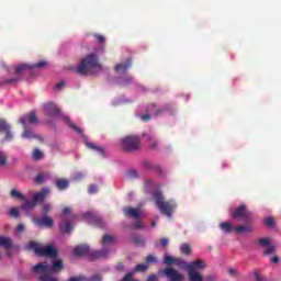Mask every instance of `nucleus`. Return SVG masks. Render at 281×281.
I'll return each mask as SVG.
<instances>
[{
	"mask_svg": "<svg viewBox=\"0 0 281 281\" xmlns=\"http://www.w3.org/2000/svg\"><path fill=\"white\" fill-rule=\"evenodd\" d=\"M153 199L160 214H162L164 216H168V218H171L175 210H177V202L175 200L166 201L161 191L154 192Z\"/></svg>",
	"mask_w": 281,
	"mask_h": 281,
	"instance_id": "obj_1",
	"label": "nucleus"
},
{
	"mask_svg": "<svg viewBox=\"0 0 281 281\" xmlns=\"http://www.w3.org/2000/svg\"><path fill=\"white\" fill-rule=\"evenodd\" d=\"M94 69H102V66L98 61V56L90 54L81 59L77 67V74H79V76H93Z\"/></svg>",
	"mask_w": 281,
	"mask_h": 281,
	"instance_id": "obj_2",
	"label": "nucleus"
},
{
	"mask_svg": "<svg viewBox=\"0 0 281 281\" xmlns=\"http://www.w3.org/2000/svg\"><path fill=\"white\" fill-rule=\"evenodd\" d=\"M26 249L29 251H34L36 256H46L48 258H56L58 256V250L56 247L52 245H47L46 247L41 246V244L36 241H30L26 245Z\"/></svg>",
	"mask_w": 281,
	"mask_h": 281,
	"instance_id": "obj_3",
	"label": "nucleus"
},
{
	"mask_svg": "<svg viewBox=\"0 0 281 281\" xmlns=\"http://www.w3.org/2000/svg\"><path fill=\"white\" fill-rule=\"evenodd\" d=\"M186 269L188 271L189 281H203V276L199 273L205 269L203 260L196 259L195 261L186 263Z\"/></svg>",
	"mask_w": 281,
	"mask_h": 281,
	"instance_id": "obj_4",
	"label": "nucleus"
},
{
	"mask_svg": "<svg viewBox=\"0 0 281 281\" xmlns=\"http://www.w3.org/2000/svg\"><path fill=\"white\" fill-rule=\"evenodd\" d=\"M120 144L125 153H136L142 146V139H139V136L127 135L120 139Z\"/></svg>",
	"mask_w": 281,
	"mask_h": 281,
	"instance_id": "obj_5",
	"label": "nucleus"
},
{
	"mask_svg": "<svg viewBox=\"0 0 281 281\" xmlns=\"http://www.w3.org/2000/svg\"><path fill=\"white\" fill-rule=\"evenodd\" d=\"M45 199H47V191L43 190L33 195L32 200H27L25 198L24 203L21 205V210L23 212H30V210H34L36 205L44 203Z\"/></svg>",
	"mask_w": 281,
	"mask_h": 281,
	"instance_id": "obj_6",
	"label": "nucleus"
},
{
	"mask_svg": "<svg viewBox=\"0 0 281 281\" xmlns=\"http://www.w3.org/2000/svg\"><path fill=\"white\" fill-rule=\"evenodd\" d=\"M231 217L235 221H244V223H249V221H251V212L247 210V205L240 204L238 207L231 211Z\"/></svg>",
	"mask_w": 281,
	"mask_h": 281,
	"instance_id": "obj_7",
	"label": "nucleus"
},
{
	"mask_svg": "<svg viewBox=\"0 0 281 281\" xmlns=\"http://www.w3.org/2000/svg\"><path fill=\"white\" fill-rule=\"evenodd\" d=\"M33 273H43L38 280L40 281H58L56 277H52L49 273V266L47 263L40 262L32 268Z\"/></svg>",
	"mask_w": 281,
	"mask_h": 281,
	"instance_id": "obj_8",
	"label": "nucleus"
},
{
	"mask_svg": "<svg viewBox=\"0 0 281 281\" xmlns=\"http://www.w3.org/2000/svg\"><path fill=\"white\" fill-rule=\"evenodd\" d=\"M147 113H151L154 117H159L164 115V113H169V115H175V108L172 106V104L167 103L164 105L162 109H157V104L150 103L147 106Z\"/></svg>",
	"mask_w": 281,
	"mask_h": 281,
	"instance_id": "obj_9",
	"label": "nucleus"
},
{
	"mask_svg": "<svg viewBox=\"0 0 281 281\" xmlns=\"http://www.w3.org/2000/svg\"><path fill=\"white\" fill-rule=\"evenodd\" d=\"M0 133H3L4 137L0 140V144L5 142H12L14 139V133L12 132V125L8 121L0 119Z\"/></svg>",
	"mask_w": 281,
	"mask_h": 281,
	"instance_id": "obj_10",
	"label": "nucleus"
},
{
	"mask_svg": "<svg viewBox=\"0 0 281 281\" xmlns=\"http://www.w3.org/2000/svg\"><path fill=\"white\" fill-rule=\"evenodd\" d=\"M27 69H32V65L30 64H21L15 68V74L16 76L11 78V79H7L0 82V86L3 87L4 85H16V82H19V80H21V74H23V71L27 70Z\"/></svg>",
	"mask_w": 281,
	"mask_h": 281,
	"instance_id": "obj_11",
	"label": "nucleus"
},
{
	"mask_svg": "<svg viewBox=\"0 0 281 281\" xmlns=\"http://www.w3.org/2000/svg\"><path fill=\"white\" fill-rule=\"evenodd\" d=\"M160 276H165L169 281H183V274L179 273L176 269L167 267L164 270H159Z\"/></svg>",
	"mask_w": 281,
	"mask_h": 281,
	"instance_id": "obj_12",
	"label": "nucleus"
},
{
	"mask_svg": "<svg viewBox=\"0 0 281 281\" xmlns=\"http://www.w3.org/2000/svg\"><path fill=\"white\" fill-rule=\"evenodd\" d=\"M33 223L37 227H46L47 229L54 227V220L47 215H43V217H34Z\"/></svg>",
	"mask_w": 281,
	"mask_h": 281,
	"instance_id": "obj_13",
	"label": "nucleus"
},
{
	"mask_svg": "<svg viewBox=\"0 0 281 281\" xmlns=\"http://www.w3.org/2000/svg\"><path fill=\"white\" fill-rule=\"evenodd\" d=\"M20 124L24 126V132L22 133V139H36V135L32 130L27 128V116L23 115L20 117Z\"/></svg>",
	"mask_w": 281,
	"mask_h": 281,
	"instance_id": "obj_14",
	"label": "nucleus"
},
{
	"mask_svg": "<svg viewBox=\"0 0 281 281\" xmlns=\"http://www.w3.org/2000/svg\"><path fill=\"white\" fill-rule=\"evenodd\" d=\"M86 218L90 221V224L94 227H104V220L102 217L95 215L94 213H86Z\"/></svg>",
	"mask_w": 281,
	"mask_h": 281,
	"instance_id": "obj_15",
	"label": "nucleus"
},
{
	"mask_svg": "<svg viewBox=\"0 0 281 281\" xmlns=\"http://www.w3.org/2000/svg\"><path fill=\"white\" fill-rule=\"evenodd\" d=\"M89 258L92 260H102L109 258V249L92 250L89 252Z\"/></svg>",
	"mask_w": 281,
	"mask_h": 281,
	"instance_id": "obj_16",
	"label": "nucleus"
},
{
	"mask_svg": "<svg viewBox=\"0 0 281 281\" xmlns=\"http://www.w3.org/2000/svg\"><path fill=\"white\" fill-rule=\"evenodd\" d=\"M123 214L130 218H135V221L139 220L140 216L139 209H133V206L123 207Z\"/></svg>",
	"mask_w": 281,
	"mask_h": 281,
	"instance_id": "obj_17",
	"label": "nucleus"
},
{
	"mask_svg": "<svg viewBox=\"0 0 281 281\" xmlns=\"http://www.w3.org/2000/svg\"><path fill=\"white\" fill-rule=\"evenodd\" d=\"M89 252H90L89 246L85 245V244L79 245V246L75 247V249H74V254H75V256H77V258H82L85 256H89Z\"/></svg>",
	"mask_w": 281,
	"mask_h": 281,
	"instance_id": "obj_18",
	"label": "nucleus"
},
{
	"mask_svg": "<svg viewBox=\"0 0 281 281\" xmlns=\"http://www.w3.org/2000/svg\"><path fill=\"white\" fill-rule=\"evenodd\" d=\"M144 137H146L147 142H148V148L150 150H157V148H159V142L157 140V138H155V136H153L151 134H143Z\"/></svg>",
	"mask_w": 281,
	"mask_h": 281,
	"instance_id": "obj_19",
	"label": "nucleus"
},
{
	"mask_svg": "<svg viewBox=\"0 0 281 281\" xmlns=\"http://www.w3.org/2000/svg\"><path fill=\"white\" fill-rule=\"evenodd\" d=\"M236 234H251L254 232V226L249 223L245 225H239L234 228Z\"/></svg>",
	"mask_w": 281,
	"mask_h": 281,
	"instance_id": "obj_20",
	"label": "nucleus"
},
{
	"mask_svg": "<svg viewBox=\"0 0 281 281\" xmlns=\"http://www.w3.org/2000/svg\"><path fill=\"white\" fill-rule=\"evenodd\" d=\"M132 65V61L131 59H127L125 63L123 64H117L115 67H114V71H116V74H126L130 69Z\"/></svg>",
	"mask_w": 281,
	"mask_h": 281,
	"instance_id": "obj_21",
	"label": "nucleus"
},
{
	"mask_svg": "<svg viewBox=\"0 0 281 281\" xmlns=\"http://www.w3.org/2000/svg\"><path fill=\"white\" fill-rule=\"evenodd\" d=\"M45 112L47 113V115H50V117H56L57 115H59L60 110H58V108H56V104L47 103L45 105Z\"/></svg>",
	"mask_w": 281,
	"mask_h": 281,
	"instance_id": "obj_22",
	"label": "nucleus"
},
{
	"mask_svg": "<svg viewBox=\"0 0 281 281\" xmlns=\"http://www.w3.org/2000/svg\"><path fill=\"white\" fill-rule=\"evenodd\" d=\"M65 269V266L63 265V259H55L53 261V265L50 267V271L54 273H60Z\"/></svg>",
	"mask_w": 281,
	"mask_h": 281,
	"instance_id": "obj_23",
	"label": "nucleus"
},
{
	"mask_svg": "<svg viewBox=\"0 0 281 281\" xmlns=\"http://www.w3.org/2000/svg\"><path fill=\"white\" fill-rule=\"evenodd\" d=\"M115 243H117V237L115 235L105 234V235H103L101 245H103V246L115 245Z\"/></svg>",
	"mask_w": 281,
	"mask_h": 281,
	"instance_id": "obj_24",
	"label": "nucleus"
},
{
	"mask_svg": "<svg viewBox=\"0 0 281 281\" xmlns=\"http://www.w3.org/2000/svg\"><path fill=\"white\" fill-rule=\"evenodd\" d=\"M59 231L61 234H71V232H74V225L69 222H64L59 224Z\"/></svg>",
	"mask_w": 281,
	"mask_h": 281,
	"instance_id": "obj_25",
	"label": "nucleus"
},
{
	"mask_svg": "<svg viewBox=\"0 0 281 281\" xmlns=\"http://www.w3.org/2000/svg\"><path fill=\"white\" fill-rule=\"evenodd\" d=\"M220 229H222V232H225L226 234H232V232H234L235 227L229 222H222L220 224Z\"/></svg>",
	"mask_w": 281,
	"mask_h": 281,
	"instance_id": "obj_26",
	"label": "nucleus"
},
{
	"mask_svg": "<svg viewBox=\"0 0 281 281\" xmlns=\"http://www.w3.org/2000/svg\"><path fill=\"white\" fill-rule=\"evenodd\" d=\"M0 247L12 249V239L10 237L0 236Z\"/></svg>",
	"mask_w": 281,
	"mask_h": 281,
	"instance_id": "obj_27",
	"label": "nucleus"
},
{
	"mask_svg": "<svg viewBox=\"0 0 281 281\" xmlns=\"http://www.w3.org/2000/svg\"><path fill=\"white\" fill-rule=\"evenodd\" d=\"M65 122H67L69 128H72V131H76L79 135H82V130L76 125V123L71 122L69 120V116H64Z\"/></svg>",
	"mask_w": 281,
	"mask_h": 281,
	"instance_id": "obj_28",
	"label": "nucleus"
},
{
	"mask_svg": "<svg viewBox=\"0 0 281 281\" xmlns=\"http://www.w3.org/2000/svg\"><path fill=\"white\" fill-rule=\"evenodd\" d=\"M56 187L59 190H67V188H69V180L60 178L56 181Z\"/></svg>",
	"mask_w": 281,
	"mask_h": 281,
	"instance_id": "obj_29",
	"label": "nucleus"
},
{
	"mask_svg": "<svg viewBox=\"0 0 281 281\" xmlns=\"http://www.w3.org/2000/svg\"><path fill=\"white\" fill-rule=\"evenodd\" d=\"M132 240L137 245V247H144V245H146V239H144L142 235L132 236Z\"/></svg>",
	"mask_w": 281,
	"mask_h": 281,
	"instance_id": "obj_30",
	"label": "nucleus"
},
{
	"mask_svg": "<svg viewBox=\"0 0 281 281\" xmlns=\"http://www.w3.org/2000/svg\"><path fill=\"white\" fill-rule=\"evenodd\" d=\"M10 196L11 199H19L20 201H25V195H23V193H21V191L16 189H12L10 191Z\"/></svg>",
	"mask_w": 281,
	"mask_h": 281,
	"instance_id": "obj_31",
	"label": "nucleus"
},
{
	"mask_svg": "<svg viewBox=\"0 0 281 281\" xmlns=\"http://www.w3.org/2000/svg\"><path fill=\"white\" fill-rule=\"evenodd\" d=\"M88 148H91L92 150H97L101 157H104V148L97 146L93 143H87Z\"/></svg>",
	"mask_w": 281,
	"mask_h": 281,
	"instance_id": "obj_32",
	"label": "nucleus"
},
{
	"mask_svg": "<svg viewBox=\"0 0 281 281\" xmlns=\"http://www.w3.org/2000/svg\"><path fill=\"white\" fill-rule=\"evenodd\" d=\"M259 247H269L271 245V239L269 237L260 238L257 240Z\"/></svg>",
	"mask_w": 281,
	"mask_h": 281,
	"instance_id": "obj_33",
	"label": "nucleus"
},
{
	"mask_svg": "<svg viewBox=\"0 0 281 281\" xmlns=\"http://www.w3.org/2000/svg\"><path fill=\"white\" fill-rule=\"evenodd\" d=\"M4 166H8V154L0 150V168H4Z\"/></svg>",
	"mask_w": 281,
	"mask_h": 281,
	"instance_id": "obj_34",
	"label": "nucleus"
},
{
	"mask_svg": "<svg viewBox=\"0 0 281 281\" xmlns=\"http://www.w3.org/2000/svg\"><path fill=\"white\" fill-rule=\"evenodd\" d=\"M181 254L183 256H190L192 254V247L189 244H183L180 248Z\"/></svg>",
	"mask_w": 281,
	"mask_h": 281,
	"instance_id": "obj_35",
	"label": "nucleus"
},
{
	"mask_svg": "<svg viewBox=\"0 0 281 281\" xmlns=\"http://www.w3.org/2000/svg\"><path fill=\"white\" fill-rule=\"evenodd\" d=\"M30 122V124H36L38 122V117L36 116V112L32 111L29 113V116L26 117V122Z\"/></svg>",
	"mask_w": 281,
	"mask_h": 281,
	"instance_id": "obj_36",
	"label": "nucleus"
},
{
	"mask_svg": "<svg viewBox=\"0 0 281 281\" xmlns=\"http://www.w3.org/2000/svg\"><path fill=\"white\" fill-rule=\"evenodd\" d=\"M148 270V266L146 263H138L136 265V267L134 268V271L137 273V272H140V273H144V271H147Z\"/></svg>",
	"mask_w": 281,
	"mask_h": 281,
	"instance_id": "obj_37",
	"label": "nucleus"
},
{
	"mask_svg": "<svg viewBox=\"0 0 281 281\" xmlns=\"http://www.w3.org/2000/svg\"><path fill=\"white\" fill-rule=\"evenodd\" d=\"M179 259H175V257L166 256L165 257V265H177Z\"/></svg>",
	"mask_w": 281,
	"mask_h": 281,
	"instance_id": "obj_38",
	"label": "nucleus"
},
{
	"mask_svg": "<svg viewBox=\"0 0 281 281\" xmlns=\"http://www.w3.org/2000/svg\"><path fill=\"white\" fill-rule=\"evenodd\" d=\"M271 254H276V246L274 245H270L266 248V250L263 251V256H271Z\"/></svg>",
	"mask_w": 281,
	"mask_h": 281,
	"instance_id": "obj_39",
	"label": "nucleus"
},
{
	"mask_svg": "<svg viewBox=\"0 0 281 281\" xmlns=\"http://www.w3.org/2000/svg\"><path fill=\"white\" fill-rule=\"evenodd\" d=\"M47 65L46 60L38 61L35 65H31V69L37 68V69H45V66Z\"/></svg>",
	"mask_w": 281,
	"mask_h": 281,
	"instance_id": "obj_40",
	"label": "nucleus"
},
{
	"mask_svg": "<svg viewBox=\"0 0 281 281\" xmlns=\"http://www.w3.org/2000/svg\"><path fill=\"white\" fill-rule=\"evenodd\" d=\"M131 82H133V77H126V78H124V79L120 82V86H121V87H128V85H131Z\"/></svg>",
	"mask_w": 281,
	"mask_h": 281,
	"instance_id": "obj_41",
	"label": "nucleus"
},
{
	"mask_svg": "<svg viewBox=\"0 0 281 281\" xmlns=\"http://www.w3.org/2000/svg\"><path fill=\"white\" fill-rule=\"evenodd\" d=\"M143 166L145 170H155V168H157V165H153L150 161H144Z\"/></svg>",
	"mask_w": 281,
	"mask_h": 281,
	"instance_id": "obj_42",
	"label": "nucleus"
},
{
	"mask_svg": "<svg viewBox=\"0 0 281 281\" xmlns=\"http://www.w3.org/2000/svg\"><path fill=\"white\" fill-rule=\"evenodd\" d=\"M43 157V151H41L38 148H35L33 150V158L35 160H40Z\"/></svg>",
	"mask_w": 281,
	"mask_h": 281,
	"instance_id": "obj_43",
	"label": "nucleus"
},
{
	"mask_svg": "<svg viewBox=\"0 0 281 281\" xmlns=\"http://www.w3.org/2000/svg\"><path fill=\"white\" fill-rule=\"evenodd\" d=\"M43 216H47L49 214V211L52 210V204L45 203L43 204Z\"/></svg>",
	"mask_w": 281,
	"mask_h": 281,
	"instance_id": "obj_44",
	"label": "nucleus"
},
{
	"mask_svg": "<svg viewBox=\"0 0 281 281\" xmlns=\"http://www.w3.org/2000/svg\"><path fill=\"white\" fill-rule=\"evenodd\" d=\"M265 225H267V227H273L276 225V220L273 217H267L265 220Z\"/></svg>",
	"mask_w": 281,
	"mask_h": 281,
	"instance_id": "obj_45",
	"label": "nucleus"
},
{
	"mask_svg": "<svg viewBox=\"0 0 281 281\" xmlns=\"http://www.w3.org/2000/svg\"><path fill=\"white\" fill-rule=\"evenodd\" d=\"M9 216H12L13 218H19V210L16 207L10 209Z\"/></svg>",
	"mask_w": 281,
	"mask_h": 281,
	"instance_id": "obj_46",
	"label": "nucleus"
},
{
	"mask_svg": "<svg viewBox=\"0 0 281 281\" xmlns=\"http://www.w3.org/2000/svg\"><path fill=\"white\" fill-rule=\"evenodd\" d=\"M44 180H45V176H43V173H38L35 177L34 182L37 183V184H41V183H43Z\"/></svg>",
	"mask_w": 281,
	"mask_h": 281,
	"instance_id": "obj_47",
	"label": "nucleus"
},
{
	"mask_svg": "<svg viewBox=\"0 0 281 281\" xmlns=\"http://www.w3.org/2000/svg\"><path fill=\"white\" fill-rule=\"evenodd\" d=\"M134 229H144V224L140 220H136V222L134 223Z\"/></svg>",
	"mask_w": 281,
	"mask_h": 281,
	"instance_id": "obj_48",
	"label": "nucleus"
},
{
	"mask_svg": "<svg viewBox=\"0 0 281 281\" xmlns=\"http://www.w3.org/2000/svg\"><path fill=\"white\" fill-rule=\"evenodd\" d=\"M86 281H102V276L94 274V276L90 277L89 279H87Z\"/></svg>",
	"mask_w": 281,
	"mask_h": 281,
	"instance_id": "obj_49",
	"label": "nucleus"
},
{
	"mask_svg": "<svg viewBox=\"0 0 281 281\" xmlns=\"http://www.w3.org/2000/svg\"><path fill=\"white\" fill-rule=\"evenodd\" d=\"M88 192H89L90 194H95V192H98V186L91 184V186L89 187V189H88Z\"/></svg>",
	"mask_w": 281,
	"mask_h": 281,
	"instance_id": "obj_50",
	"label": "nucleus"
},
{
	"mask_svg": "<svg viewBox=\"0 0 281 281\" xmlns=\"http://www.w3.org/2000/svg\"><path fill=\"white\" fill-rule=\"evenodd\" d=\"M87 278L85 276H79V277H72L69 279V281H86Z\"/></svg>",
	"mask_w": 281,
	"mask_h": 281,
	"instance_id": "obj_51",
	"label": "nucleus"
},
{
	"mask_svg": "<svg viewBox=\"0 0 281 281\" xmlns=\"http://www.w3.org/2000/svg\"><path fill=\"white\" fill-rule=\"evenodd\" d=\"M133 280V272H128L124 276L121 281H132Z\"/></svg>",
	"mask_w": 281,
	"mask_h": 281,
	"instance_id": "obj_52",
	"label": "nucleus"
},
{
	"mask_svg": "<svg viewBox=\"0 0 281 281\" xmlns=\"http://www.w3.org/2000/svg\"><path fill=\"white\" fill-rule=\"evenodd\" d=\"M146 262H148V263L157 262V258L153 255H149L146 258Z\"/></svg>",
	"mask_w": 281,
	"mask_h": 281,
	"instance_id": "obj_53",
	"label": "nucleus"
},
{
	"mask_svg": "<svg viewBox=\"0 0 281 281\" xmlns=\"http://www.w3.org/2000/svg\"><path fill=\"white\" fill-rule=\"evenodd\" d=\"M140 120L143 122H150V120H151L150 114L146 113V114L140 115Z\"/></svg>",
	"mask_w": 281,
	"mask_h": 281,
	"instance_id": "obj_54",
	"label": "nucleus"
},
{
	"mask_svg": "<svg viewBox=\"0 0 281 281\" xmlns=\"http://www.w3.org/2000/svg\"><path fill=\"white\" fill-rule=\"evenodd\" d=\"M94 38H95V41H98V43H101V44L104 43V41H105L104 36L100 35V34H95Z\"/></svg>",
	"mask_w": 281,
	"mask_h": 281,
	"instance_id": "obj_55",
	"label": "nucleus"
},
{
	"mask_svg": "<svg viewBox=\"0 0 281 281\" xmlns=\"http://www.w3.org/2000/svg\"><path fill=\"white\" fill-rule=\"evenodd\" d=\"M16 232L19 234H23L25 232V225L19 224L18 227H16Z\"/></svg>",
	"mask_w": 281,
	"mask_h": 281,
	"instance_id": "obj_56",
	"label": "nucleus"
},
{
	"mask_svg": "<svg viewBox=\"0 0 281 281\" xmlns=\"http://www.w3.org/2000/svg\"><path fill=\"white\" fill-rule=\"evenodd\" d=\"M147 281H159V279L157 278V274H149Z\"/></svg>",
	"mask_w": 281,
	"mask_h": 281,
	"instance_id": "obj_57",
	"label": "nucleus"
},
{
	"mask_svg": "<svg viewBox=\"0 0 281 281\" xmlns=\"http://www.w3.org/2000/svg\"><path fill=\"white\" fill-rule=\"evenodd\" d=\"M161 247H168V238L164 237L160 239Z\"/></svg>",
	"mask_w": 281,
	"mask_h": 281,
	"instance_id": "obj_58",
	"label": "nucleus"
},
{
	"mask_svg": "<svg viewBox=\"0 0 281 281\" xmlns=\"http://www.w3.org/2000/svg\"><path fill=\"white\" fill-rule=\"evenodd\" d=\"M237 273H238V272L236 271V269H234V268H229V269H228V274H229V276L235 277V276H237Z\"/></svg>",
	"mask_w": 281,
	"mask_h": 281,
	"instance_id": "obj_59",
	"label": "nucleus"
},
{
	"mask_svg": "<svg viewBox=\"0 0 281 281\" xmlns=\"http://www.w3.org/2000/svg\"><path fill=\"white\" fill-rule=\"evenodd\" d=\"M128 177H131V179H135V177H137V171H135V170H130V171H128Z\"/></svg>",
	"mask_w": 281,
	"mask_h": 281,
	"instance_id": "obj_60",
	"label": "nucleus"
},
{
	"mask_svg": "<svg viewBox=\"0 0 281 281\" xmlns=\"http://www.w3.org/2000/svg\"><path fill=\"white\" fill-rule=\"evenodd\" d=\"M255 280H257V281L263 280L262 276H260V273H258V271H255Z\"/></svg>",
	"mask_w": 281,
	"mask_h": 281,
	"instance_id": "obj_61",
	"label": "nucleus"
},
{
	"mask_svg": "<svg viewBox=\"0 0 281 281\" xmlns=\"http://www.w3.org/2000/svg\"><path fill=\"white\" fill-rule=\"evenodd\" d=\"M216 278L214 276H206L203 281H215Z\"/></svg>",
	"mask_w": 281,
	"mask_h": 281,
	"instance_id": "obj_62",
	"label": "nucleus"
},
{
	"mask_svg": "<svg viewBox=\"0 0 281 281\" xmlns=\"http://www.w3.org/2000/svg\"><path fill=\"white\" fill-rule=\"evenodd\" d=\"M63 87H65V82L60 81L56 85V90L60 91V89H63Z\"/></svg>",
	"mask_w": 281,
	"mask_h": 281,
	"instance_id": "obj_63",
	"label": "nucleus"
},
{
	"mask_svg": "<svg viewBox=\"0 0 281 281\" xmlns=\"http://www.w3.org/2000/svg\"><path fill=\"white\" fill-rule=\"evenodd\" d=\"M116 269H117L119 271H124V263L119 262V263L116 265Z\"/></svg>",
	"mask_w": 281,
	"mask_h": 281,
	"instance_id": "obj_64",
	"label": "nucleus"
}]
</instances>
